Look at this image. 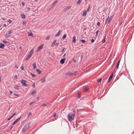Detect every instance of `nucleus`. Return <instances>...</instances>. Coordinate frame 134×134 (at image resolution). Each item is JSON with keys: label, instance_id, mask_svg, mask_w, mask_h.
Returning a JSON list of instances; mask_svg holds the SVG:
<instances>
[{"label": "nucleus", "instance_id": "37", "mask_svg": "<svg viewBox=\"0 0 134 134\" xmlns=\"http://www.w3.org/2000/svg\"><path fill=\"white\" fill-rule=\"evenodd\" d=\"M109 18V16L106 19L105 21V23L106 24L107 23H108V22L109 20L108 19Z\"/></svg>", "mask_w": 134, "mask_h": 134}, {"label": "nucleus", "instance_id": "19", "mask_svg": "<svg viewBox=\"0 0 134 134\" xmlns=\"http://www.w3.org/2000/svg\"><path fill=\"white\" fill-rule=\"evenodd\" d=\"M77 94L78 96V97H77L78 98H80L81 97V94L80 93V91H77Z\"/></svg>", "mask_w": 134, "mask_h": 134}, {"label": "nucleus", "instance_id": "25", "mask_svg": "<svg viewBox=\"0 0 134 134\" xmlns=\"http://www.w3.org/2000/svg\"><path fill=\"white\" fill-rule=\"evenodd\" d=\"M120 60L121 59H120L119 60L118 62V63L117 64V66H116V68L118 69V68H119V64H120Z\"/></svg>", "mask_w": 134, "mask_h": 134}, {"label": "nucleus", "instance_id": "12", "mask_svg": "<svg viewBox=\"0 0 134 134\" xmlns=\"http://www.w3.org/2000/svg\"><path fill=\"white\" fill-rule=\"evenodd\" d=\"M56 40H54L53 42L51 44V47H53L54 46L55 44V43H56Z\"/></svg>", "mask_w": 134, "mask_h": 134}, {"label": "nucleus", "instance_id": "4", "mask_svg": "<svg viewBox=\"0 0 134 134\" xmlns=\"http://www.w3.org/2000/svg\"><path fill=\"white\" fill-rule=\"evenodd\" d=\"M44 46V44H42L40 45L38 48L36 50L37 52L39 51H41V50L42 48Z\"/></svg>", "mask_w": 134, "mask_h": 134}, {"label": "nucleus", "instance_id": "13", "mask_svg": "<svg viewBox=\"0 0 134 134\" xmlns=\"http://www.w3.org/2000/svg\"><path fill=\"white\" fill-rule=\"evenodd\" d=\"M87 13V11L86 10H84L82 14V16H85L86 15Z\"/></svg>", "mask_w": 134, "mask_h": 134}, {"label": "nucleus", "instance_id": "16", "mask_svg": "<svg viewBox=\"0 0 134 134\" xmlns=\"http://www.w3.org/2000/svg\"><path fill=\"white\" fill-rule=\"evenodd\" d=\"M71 7V6H70L68 7L65 8L64 9V11H65L67 10H69L70 9Z\"/></svg>", "mask_w": 134, "mask_h": 134}, {"label": "nucleus", "instance_id": "53", "mask_svg": "<svg viewBox=\"0 0 134 134\" xmlns=\"http://www.w3.org/2000/svg\"><path fill=\"white\" fill-rule=\"evenodd\" d=\"M23 25H25L26 24V21H23Z\"/></svg>", "mask_w": 134, "mask_h": 134}, {"label": "nucleus", "instance_id": "22", "mask_svg": "<svg viewBox=\"0 0 134 134\" xmlns=\"http://www.w3.org/2000/svg\"><path fill=\"white\" fill-rule=\"evenodd\" d=\"M28 34L29 36H31L33 37H34L33 34L31 32H28Z\"/></svg>", "mask_w": 134, "mask_h": 134}, {"label": "nucleus", "instance_id": "44", "mask_svg": "<svg viewBox=\"0 0 134 134\" xmlns=\"http://www.w3.org/2000/svg\"><path fill=\"white\" fill-rule=\"evenodd\" d=\"M42 106L45 107L47 105V104L45 103H43V104L41 105Z\"/></svg>", "mask_w": 134, "mask_h": 134}, {"label": "nucleus", "instance_id": "38", "mask_svg": "<svg viewBox=\"0 0 134 134\" xmlns=\"http://www.w3.org/2000/svg\"><path fill=\"white\" fill-rule=\"evenodd\" d=\"M81 41L82 43H85L86 42V41L84 39L82 40Z\"/></svg>", "mask_w": 134, "mask_h": 134}, {"label": "nucleus", "instance_id": "1", "mask_svg": "<svg viewBox=\"0 0 134 134\" xmlns=\"http://www.w3.org/2000/svg\"><path fill=\"white\" fill-rule=\"evenodd\" d=\"M75 115V111L72 112L70 113L68 115V120L70 121H71L74 119Z\"/></svg>", "mask_w": 134, "mask_h": 134}, {"label": "nucleus", "instance_id": "27", "mask_svg": "<svg viewBox=\"0 0 134 134\" xmlns=\"http://www.w3.org/2000/svg\"><path fill=\"white\" fill-rule=\"evenodd\" d=\"M36 71L38 72L39 74H40L41 72V71L39 69H37Z\"/></svg>", "mask_w": 134, "mask_h": 134}, {"label": "nucleus", "instance_id": "42", "mask_svg": "<svg viewBox=\"0 0 134 134\" xmlns=\"http://www.w3.org/2000/svg\"><path fill=\"white\" fill-rule=\"evenodd\" d=\"M56 113H55L54 114H53V115L52 116V117H54L56 116Z\"/></svg>", "mask_w": 134, "mask_h": 134}, {"label": "nucleus", "instance_id": "59", "mask_svg": "<svg viewBox=\"0 0 134 134\" xmlns=\"http://www.w3.org/2000/svg\"><path fill=\"white\" fill-rule=\"evenodd\" d=\"M64 49H65V48H63L62 51V53H63L64 51Z\"/></svg>", "mask_w": 134, "mask_h": 134}, {"label": "nucleus", "instance_id": "14", "mask_svg": "<svg viewBox=\"0 0 134 134\" xmlns=\"http://www.w3.org/2000/svg\"><path fill=\"white\" fill-rule=\"evenodd\" d=\"M72 42L73 43H75L76 42V37L75 36H74L73 37Z\"/></svg>", "mask_w": 134, "mask_h": 134}, {"label": "nucleus", "instance_id": "61", "mask_svg": "<svg viewBox=\"0 0 134 134\" xmlns=\"http://www.w3.org/2000/svg\"><path fill=\"white\" fill-rule=\"evenodd\" d=\"M6 26V24L5 23H4L3 24V27L5 26Z\"/></svg>", "mask_w": 134, "mask_h": 134}, {"label": "nucleus", "instance_id": "63", "mask_svg": "<svg viewBox=\"0 0 134 134\" xmlns=\"http://www.w3.org/2000/svg\"><path fill=\"white\" fill-rule=\"evenodd\" d=\"M15 68H17V69L18 68V67H17V65L16 64L15 65Z\"/></svg>", "mask_w": 134, "mask_h": 134}, {"label": "nucleus", "instance_id": "47", "mask_svg": "<svg viewBox=\"0 0 134 134\" xmlns=\"http://www.w3.org/2000/svg\"><path fill=\"white\" fill-rule=\"evenodd\" d=\"M49 38H50V36H48L46 38V40H48Z\"/></svg>", "mask_w": 134, "mask_h": 134}, {"label": "nucleus", "instance_id": "3", "mask_svg": "<svg viewBox=\"0 0 134 134\" xmlns=\"http://www.w3.org/2000/svg\"><path fill=\"white\" fill-rule=\"evenodd\" d=\"M77 72V71H75L74 73H71V72L69 71L65 74V75L68 76L70 75L71 76H73L76 75V74Z\"/></svg>", "mask_w": 134, "mask_h": 134}, {"label": "nucleus", "instance_id": "51", "mask_svg": "<svg viewBox=\"0 0 134 134\" xmlns=\"http://www.w3.org/2000/svg\"><path fill=\"white\" fill-rule=\"evenodd\" d=\"M98 30H97L96 33V36H97L98 34Z\"/></svg>", "mask_w": 134, "mask_h": 134}, {"label": "nucleus", "instance_id": "46", "mask_svg": "<svg viewBox=\"0 0 134 134\" xmlns=\"http://www.w3.org/2000/svg\"><path fill=\"white\" fill-rule=\"evenodd\" d=\"M17 78H18V76H17V75H15L14 76V79H17Z\"/></svg>", "mask_w": 134, "mask_h": 134}, {"label": "nucleus", "instance_id": "30", "mask_svg": "<svg viewBox=\"0 0 134 134\" xmlns=\"http://www.w3.org/2000/svg\"><path fill=\"white\" fill-rule=\"evenodd\" d=\"M4 36L7 38H8L10 36V35H9V34H8L7 33L4 35Z\"/></svg>", "mask_w": 134, "mask_h": 134}, {"label": "nucleus", "instance_id": "23", "mask_svg": "<svg viewBox=\"0 0 134 134\" xmlns=\"http://www.w3.org/2000/svg\"><path fill=\"white\" fill-rule=\"evenodd\" d=\"M13 32L11 30H10L7 34H9V35H10V36L11 34Z\"/></svg>", "mask_w": 134, "mask_h": 134}, {"label": "nucleus", "instance_id": "58", "mask_svg": "<svg viewBox=\"0 0 134 134\" xmlns=\"http://www.w3.org/2000/svg\"><path fill=\"white\" fill-rule=\"evenodd\" d=\"M14 95L15 96H19L18 94H15V93L14 94Z\"/></svg>", "mask_w": 134, "mask_h": 134}, {"label": "nucleus", "instance_id": "34", "mask_svg": "<svg viewBox=\"0 0 134 134\" xmlns=\"http://www.w3.org/2000/svg\"><path fill=\"white\" fill-rule=\"evenodd\" d=\"M3 42L5 44H8L9 43V42L8 41L5 40H3Z\"/></svg>", "mask_w": 134, "mask_h": 134}, {"label": "nucleus", "instance_id": "52", "mask_svg": "<svg viewBox=\"0 0 134 134\" xmlns=\"http://www.w3.org/2000/svg\"><path fill=\"white\" fill-rule=\"evenodd\" d=\"M59 45V43L57 42L56 43H55V46H58Z\"/></svg>", "mask_w": 134, "mask_h": 134}, {"label": "nucleus", "instance_id": "54", "mask_svg": "<svg viewBox=\"0 0 134 134\" xmlns=\"http://www.w3.org/2000/svg\"><path fill=\"white\" fill-rule=\"evenodd\" d=\"M94 41V39H92L91 40V42L92 43H93Z\"/></svg>", "mask_w": 134, "mask_h": 134}, {"label": "nucleus", "instance_id": "11", "mask_svg": "<svg viewBox=\"0 0 134 134\" xmlns=\"http://www.w3.org/2000/svg\"><path fill=\"white\" fill-rule=\"evenodd\" d=\"M62 32V31L60 30H59L58 32H57V34H56L55 35V37H58L60 35L61 33Z\"/></svg>", "mask_w": 134, "mask_h": 134}, {"label": "nucleus", "instance_id": "6", "mask_svg": "<svg viewBox=\"0 0 134 134\" xmlns=\"http://www.w3.org/2000/svg\"><path fill=\"white\" fill-rule=\"evenodd\" d=\"M46 75L43 78L41 79L40 80L42 83H44L46 81Z\"/></svg>", "mask_w": 134, "mask_h": 134}, {"label": "nucleus", "instance_id": "33", "mask_svg": "<svg viewBox=\"0 0 134 134\" xmlns=\"http://www.w3.org/2000/svg\"><path fill=\"white\" fill-rule=\"evenodd\" d=\"M67 35L66 34H65L63 36V37L62 38V39H65Z\"/></svg>", "mask_w": 134, "mask_h": 134}, {"label": "nucleus", "instance_id": "50", "mask_svg": "<svg viewBox=\"0 0 134 134\" xmlns=\"http://www.w3.org/2000/svg\"><path fill=\"white\" fill-rule=\"evenodd\" d=\"M22 4L24 6L25 4V3L24 2H22Z\"/></svg>", "mask_w": 134, "mask_h": 134}, {"label": "nucleus", "instance_id": "28", "mask_svg": "<svg viewBox=\"0 0 134 134\" xmlns=\"http://www.w3.org/2000/svg\"><path fill=\"white\" fill-rule=\"evenodd\" d=\"M82 0H79L77 2L76 4L77 5H79L82 1Z\"/></svg>", "mask_w": 134, "mask_h": 134}, {"label": "nucleus", "instance_id": "26", "mask_svg": "<svg viewBox=\"0 0 134 134\" xmlns=\"http://www.w3.org/2000/svg\"><path fill=\"white\" fill-rule=\"evenodd\" d=\"M21 17L23 19H24L25 18V15L24 14H21Z\"/></svg>", "mask_w": 134, "mask_h": 134}, {"label": "nucleus", "instance_id": "48", "mask_svg": "<svg viewBox=\"0 0 134 134\" xmlns=\"http://www.w3.org/2000/svg\"><path fill=\"white\" fill-rule=\"evenodd\" d=\"M31 115V112H29V114L27 115L28 117H29V116Z\"/></svg>", "mask_w": 134, "mask_h": 134}, {"label": "nucleus", "instance_id": "24", "mask_svg": "<svg viewBox=\"0 0 134 134\" xmlns=\"http://www.w3.org/2000/svg\"><path fill=\"white\" fill-rule=\"evenodd\" d=\"M33 69H35L36 68V63L35 62L33 63Z\"/></svg>", "mask_w": 134, "mask_h": 134}, {"label": "nucleus", "instance_id": "41", "mask_svg": "<svg viewBox=\"0 0 134 134\" xmlns=\"http://www.w3.org/2000/svg\"><path fill=\"white\" fill-rule=\"evenodd\" d=\"M36 93V91L35 90L34 91L31 93V94H32V95H34V93Z\"/></svg>", "mask_w": 134, "mask_h": 134}, {"label": "nucleus", "instance_id": "2", "mask_svg": "<svg viewBox=\"0 0 134 134\" xmlns=\"http://www.w3.org/2000/svg\"><path fill=\"white\" fill-rule=\"evenodd\" d=\"M30 125V123H29L26 124L25 125L22 131L23 132H25L29 128Z\"/></svg>", "mask_w": 134, "mask_h": 134}, {"label": "nucleus", "instance_id": "57", "mask_svg": "<svg viewBox=\"0 0 134 134\" xmlns=\"http://www.w3.org/2000/svg\"><path fill=\"white\" fill-rule=\"evenodd\" d=\"M13 125H12L10 127V130H11L12 128H13Z\"/></svg>", "mask_w": 134, "mask_h": 134}, {"label": "nucleus", "instance_id": "29", "mask_svg": "<svg viewBox=\"0 0 134 134\" xmlns=\"http://www.w3.org/2000/svg\"><path fill=\"white\" fill-rule=\"evenodd\" d=\"M4 36L7 38H8L10 36V35H9V34H8L7 33L4 35Z\"/></svg>", "mask_w": 134, "mask_h": 134}, {"label": "nucleus", "instance_id": "9", "mask_svg": "<svg viewBox=\"0 0 134 134\" xmlns=\"http://www.w3.org/2000/svg\"><path fill=\"white\" fill-rule=\"evenodd\" d=\"M83 92H86L88 91L89 88H88L87 86H83Z\"/></svg>", "mask_w": 134, "mask_h": 134}, {"label": "nucleus", "instance_id": "21", "mask_svg": "<svg viewBox=\"0 0 134 134\" xmlns=\"http://www.w3.org/2000/svg\"><path fill=\"white\" fill-rule=\"evenodd\" d=\"M15 113H14L10 118L8 119L7 120H10L15 115Z\"/></svg>", "mask_w": 134, "mask_h": 134}, {"label": "nucleus", "instance_id": "20", "mask_svg": "<svg viewBox=\"0 0 134 134\" xmlns=\"http://www.w3.org/2000/svg\"><path fill=\"white\" fill-rule=\"evenodd\" d=\"M14 88L16 90H18L19 89V86L17 85H15L14 87Z\"/></svg>", "mask_w": 134, "mask_h": 134}, {"label": "nucleus", "instance_id": "10", "mask_svg": "<svg viewBox=\"0 0 134 134\" xmlns=\"http://www.w3.org/2000/svg\"><path fill=\"white\" fill-rule=\"evenodd\" d=\"M65 58H64L60 60V63L62 64H64L65 63Z\"/></svg>", "mask_w": 134, "mask_h": 134}, {"label": "nucleus", "instance_id": "43", "mask_svg": "<svg viewBox=\"0 0 134 134\" xmlns=\"http://www.w3.org/2000/svg\"><path fill=\"white\" fill-rule=\"evenodd\" d=\"M32 86L34 88L35 87V83L34 82Z\"/></svg>", "mask_w": 134, "mask_h": 134}, {"label": "nucleus", "instance_id": "36", "mask_svg": "<svg viewBox=\"0 0 134 134\" xmlns=\"http://www.w3.org/2000/svg\"><path fill=\"white\" fill-rule=\"evenodd\" d=\"M90 6L89 5L87 9L86 10V11H87V12L89 11L90 9Z\"/></svg>", "mask_w": 134, "mask_h": 134}, {"label": "nucleus", "instance_id": "5", "mask_svg": "<svg viewBox=\"0 0 134 134\" xmlns=\"http://www.w3.org/2000/svg\"><path fill=\"white\" fill-rule=\"evenodd\" d=\"M20 82L23 84V86H27V84L26 83V80L22 79L20 81Z\"/></svg>", "mask_w": 134, "mask_h": 134}, {"label": "nucleus", "instance_id": "60", "mask_svg": "<svg viewBox=\"0 0 134 134\" xmlns=\"http://www.w3.org/2000/svg\"><path fill=\"white\" fill-rule=\"evenodd\" d=\"M111 19L110 18L109 19H108L109 20H108V23H109L110 21V20H111Z\"/></svg>", "mask_w": 134, "mask_h": 134}, {"label": "nucleus", "instance_id": "32", "mask_svg": "<svg viewBox=\"0 0 134 134\" xmlns=\"http://www.w3.org/2000/svg\"><path fill=\"white\" fill-rule=\"evenodd\" d=\"M30 74L31 75V76H32V77H35L36 76V75L32 74V73H31Z\"/></svg>", "mask_w": 134, "mask_h": 134}, {"label": "nucleus", "instance_id": "64", "mask_svg": "<svg viewBox=\"0 0 134 134\" xmlns=\"http://www.w3.org/2000/svg\"><path fill=\"white\" fill-rule=\"evenodd\" d=\"M74 63H75L76 62V60H74Z\"/></svg>", "mask_w": 134, "mask_h": 134}, {"label": "nucleus", "instance_id": "8", "mask_svg": "<svg viewBox=\"0 0 134 134\" xmlns=\"http://www.w3.org/2000/svg\"><path fill=\"white\" fill-rule=\"evenodd\" d=\"M21 116H20L19 118H18L15 120L14 122H13V125H14V124H15L16 123H17L19 120L20 119V118H21Z\"/></svg>", "mask_w": 134, "mask_h": 134}, {"label": "nucleus", "instance_id": "49", "mask_svg": "<svg viewBox=\"0 0 134 134\" xmlns=\"http://www.w3.org/2000/svg\"><path fill=\"white\" fill-rule=\"evenodd\" d=\"M35 103V102H31L29 104L30 105H31L32 104L34 103Z\"/></svg>", "mask_w": 134, "mask_h": 134}, {"label": "nucleus", "instance_id": "35", "mask_svg": "<svg viewBox=\"0 0 134 134\" xmlns=\"http://www.w3.org/2000/svg\"><path fill=\"white\" fill-rule=\"evenodd\" d=\"M105 37L102 40V42L103 43H104L105 42Z\"/></svg>", "mask_w": 134, "mask_h": 134}, {"label": "nucleus", "instance_id": "39", "mask_svg": "<svg viewBox=\"0 0 134 134\" xmlns=\"http://www.w3.org/2000/svg\"><path fill=\"white\" fill-rule=\"evenodd\" d=\"M102 80V79L101 78H100L98 79V80H97L98 82H100Z\"/></svg>", "mask_w": 134, "mask_h": 134}, {"label": "nucleus", "instance_id": "55", "mask_svg": "<svg viewBox=\"0 0 134 134\" xmlns=\"http://www.w3.org/2000/svg\"><path fill=\"white\" fill-rule=\"evenodd\" d=\"M23 65H22V66L20 68L21 69V70H24V68L23 67Z\"/></svg>", "mask_w": 134, "mask_h": 134}, {"label": "nucleus", "instance_id": "62", "mask_svg": "<svg viewBox=\"0 0 134 134\" xmlns=\"http://www.w3.org/2000/svg\"><path fill=\"white\" fill-rule=\"evenodd\" d=\"M30 9V8L29 7H28L27 8V10H29Z\"/></svg>", "mask_w": 134, "mask_h": 134}, {"label": "nucleus", "instance_id": "18", "mask_svg": "<svg viewBox=\"0 0 134 134\" xmlns=\"http://www.w3.org/2000/svg\"><path fill=\"white\" fill-rule=\"evenodd\" d=\"M33 52H34V49H32L30 51L29 54L31 55V56H32L33 53Z\"/></svg>", "mask_w": 134, "mask_h": 134}, {"label": "nucleus", "instance_id": "56", "mask_svg": "<svg viewBox=\"0 0 134 134\" xmlns=\"http://www.w3.org/2000/svg\"><path fill=\"white\" fill-rule=\"evenodd\" d=\"M12 93V92L11 91H9V93L10 94H11Z\"/></svg>", "mask_w": 134, "mask_h": 134}, {"label": "nucleus", "instance_id": "31", "mask_svg": "<svg viewBox=\"0 0 134 134\" xmlns=\"http://www.w3.org/2000/svg\"><path fill=\"white\" fill-rule=\"evenodd\" d=\"M58 0H55L54 2L52 3V5H54L56 3H57L58 2Z\"/></svg>", "mask_w": 134, "mask_h": 134}, {"label": "nucleus", "instance_id": "7", "mask_svg": "<svg viewBox=\"0 0 134 134\" xmlns=\"http://www.w3.org/2000/svg\"><path fill=\"white\" fill-rule=\"evenodd\" d=\"M113 73H112L111 74V75H110V76H109V78L108 79V82H110V81L111 80V79L113 78Z\"/></svg>", "mask_w": 134, "mask_h": 134}, {"label": "nucleus", "instance_id": "40", "mask_svg": "<svg viewBox=\"0 0 134 134\" xmlns=\"http://www.w3.org/2000/svg\"><path fill=\"white\" fill-rule=\"evenodd\" d=\"M7 21L10 23H11L12 22V21L10 19H8L7 20Z\"/></svg>", "mask_w": 134, "mask_h": 134}, {"label": "nucleus", "instance_id": "45", "mask_svg": "<svg viewBox=\"0 0 134 134\" xmlns=\"http://www.w3.org/2000/svg\"><path fill=\"white\" fill-rule=\"evenodd\" d=\"M97 24L98 26H100V22H97Z\"/></svg>", "mask_w": 134, "mask_h": 134}, {"label": "nucleus", "instance_id": "17", "mask_svg": "<svg viewBox=\"0 0 134 134\" xmlns=\"http://www.w3.org/2000/svg\"><path fill=\"white\" fill-rule=\"evenodd\" d=\"M5 46V45L3 43H1L0 45V48L3 49L4 48V47Z\"/></svg>", "mask_w": 134, "mask_h": 134}, {"label": "nucleus", "instance_id": "15", "mask_svg": "<svg viewBox=\"0 0 134 134\" xmlns=\"http://www.w3.org/2000/svg\"><path fill=\"white\" fill-rule=\"evenodd\" d=\"M31 55L28 54V55L27 56L26 58L25 59V60H26L29 59L31 57Z\"/></svg>", "mask_w": 134, "mask_h": 134}]
</instances>
